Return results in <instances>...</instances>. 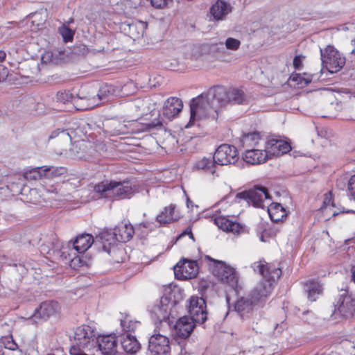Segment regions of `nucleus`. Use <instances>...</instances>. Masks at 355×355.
<instances>
[{"label":"nucleus","mask_w":355,"mask_h":355,"mask_svg":"<svg viewBox=\"0 0 355 355\" xmlns=\"http://www.w3.org/2000/svg\"><path fill=\"white\" fill-rule=\"evenodd\" d=\"M268 212L272 221L279 222L287 216V211L279 203L272 202L268 206Z\"/></svg>","instance_id":"72a5a7b5"},{"label":"nucleus","mask_w":355,"mask_h":355,"mask_svg":"<svg viewBox=\"0 0 355 355\" xmlns=\"http://www.w3.org/2000/svg\"><path fill=\"white\" fill-rule=\"evenodd\" d=\"M195 320L189 316L180 318L174 325L175 335L180 338L189 336L195 327Z\"/></svg>","instance_id":"4be33fe9"},{"label":"nucleus","mask_w":355,"mask_h":355,"mask_svg":"<svg viewBox=\"0 0 355 355\" xmlns=\"http://www.w3.org/2000/svg\"><path fill=\"white\" fill-rule=\"evenodd\" d=\"M139 324V321L133 320L128 316L121 320V326L123 330L127 333L134 332Z\"/></svg>","instance_id":"79ce46f5"},{"label":"nucleus","mask_w":355,"mask_h":355,"mask_svg":"<svg viewBox=\"0 0 355 355\" xmlns=\"http://www.w3.org/2000/svg\"><path fill=\"white\" fill-rule=\"evenodd\" d=\"M302 65V58L300 55H296L293 59V66L296 69H300Z\"/></svg>","instance_id":"5fc2aeb1"},{"label":"nucleus","mask_w":355,"mask_h":355,"mask_svg":"<svg viewBox=\"0 0 355 355\" xmlns=\"http://www.w3.org/2000/svg\"><path fill=\"white\" fill-rule=\"evenodd\" d=\"M253 270L262 275L263 279L259 282L248 294L256 303L257 307H262L270 295L274 284L281 275L282 270L274 264L268 263L265 261L254 262L252 265Z\"/></svg>","instance_id":"f257e3e1"},{"label":"nucleus","mask_w":355,"mask_h":355,"mask_svg":"<svg viewBox=\"0 0 355 355\" xmlns=\"http://www.w3.org/2000/svg\"><path fill=\"white\" fill-rule=\"evenodd\" d=\"M347 196L351 199L355 200V175H352L348 181Z\"/></svg>","instance_id":"09e8293b"},{"label":"nucleus","mask_w":355,"mask_h":355,"mask_svg":"<svg viewBox=\"0 0 355 355\" xmlns=\"http://www.w3.org/2000/svg\"><path fill=\"white\" fill-rule=\"evenodd\" d=\"M93 243L94 238L91 234H84L79 235L73 242V250H76L79 254H83L92 246Z\"/></svg>","instance_id":"7c9ffc66"},{"label":"nucleus","mask_w":355,"mask_h":355,"mask_svg":"<svg viewBox=\"0 0 355 355\" xmlns=\"http://www.w3.org/2000/svg\"><path fill=\"white\" fill-rule=\"evenodd\" d=\"M232 196H229L220 200L211 207V211L214 213V223L224 232L232 233L234 235L245 234L248 230L244 225L230 218L229 215H225V212H229L228 211L231 207L229 202Z\"/></svg>","instance_id":"20e7f679"},{"label":"nucleus","mask_w":355,"mask_h":355,"mask_svg":"<svg viewBox=\"0 0 355 355\" xmlns=\"http://www.w3.org/2000/svg\"><path fill=\"white\" fill-rule=\"evenodd\" d=\"M133 234L134 229L130 224L120 223L113 230L114 237L112 238V242H127L132 237Z\"/></svg>","instance_id":"5701e85b"},{"label":"nucleus","mask_w":355,"mask_h":355,"mask_svg":"<svg viewBox=\"0 0 355 355\" xmlns=\"http://www.w3.org/2000/svg\"><path fill=\"white\" fill-rule=\"evenodd\" d=\"M9 74V71L7 67L0 65V81L6 80Z\"/></svg>","instance_id":"864d4df0"},{"label":"nucleus","mask_w":355,"mask_h":355,"mask_svg":"<svg viewBox=\"0 0 355 355\" xmlns=\"http://www.w3.org/2000/svg\"><path fill=\"white\" fill-rule=\"evenodd\" d=\"M253 270L262 275L263 279L259 282L248 294L256 303L257 307H262L270 295L274 284L281 275L282 270L274 264L268 263L265 261L254 262L252 265Z\"/></svg>","instance_id":"7ed1b4c3"},{"label":"nucleus","mask_w":355,"mask_h":355,"mask_svg":"<svg viewBox=\"0 0 355 355\" xmlns=\"http://www.w3.org/2000/svg\"><path fill=\"white\" fill-rule=\"evenodd\" d=\"M121 347L126 353L135 354L139 349L140 344L135 336L127 334L122 338Z\"/></svg>","instance_id":"f704fd0d"},{"label":"nucleus","mask_w":355,"mask_h":355,"mask_svg":"<svg viewBox=\"0 0 355 355\" xmlns=\"http://www.w3.org/2000/svg\"><path fill=\"white\" fill-rule=\"evenodd\" d=\"M44 189L46 194L50 195L51 196L49 197V199L55 200H60V199L58 198V187L55 185H50V186H44Z\"/></svg>","instance_id":"49530a36"},{"label":"nucleus","mask_w":355,"mask_h":355,"mask_svg":"<svg viewBox=\"0 0 355 355\" xmlns=\"http://www.w3.org/2000/svg\"><path fill=\"white\" fill-rule=\"evenodd\" d=\"M216 162L212 157H202L197 159L193 164V170L196 171H204L214 175L216 173Z\"/></svg>","instance_id":"cd10ccee"},{"label":"nucleus","mask_w":355,"mask_h":355,"mask_svg":"<svg viewBox=\"0 0 355 355\" xmlns=\"http://www.w3.org/2000/svg\"><path fill=\"white\" fill-rule=\"evenodd\" d=\"M198 272L196 261L183 260L174 267V273L179 279H188L195 277Z\"/></svg>","instance_id":"a211bd4d"},{"label":"nucleus","mask_w":355,"mask_h":355,"mask_svg":"<svg viewBox=\"0 0 355 355\" xmlns=\"http://www.w3.org/2000/svg\"><path fill=\"white\" fill-rule=\"evenodd\" d=\"M253 301L249 295L240 297L235 304V311L240 313L241 315L250 313L254 307L257 306V304L254 303Z\"/></svg>","instance_id":"2f4dec72"},{"label":"nucleus","mask_w":355,"mask_h":355,"mask_svg":"<svg viewBox=\"0 0 355 355\" xmlns=\"http://www.w3.org/2000/svg\"><path fill=\"white\" fill-rule=\"evenodd\" d=\"M6 57V53L4 51L0 50V62H3Z\"/></svg>","instance_id":"bf43d9fd"},{"label":"nucleus","mask_w":355,"mask_h":355,"mask_svg":"<svg viewBox=\"0 0 355 355\" xmlns=\"http://www.w3.org/2000/svg\"><path fill=\"white\" fill-rule=\"evenodd\" d=\"M42 60L45 63H55L56 58H54L53 53L52 51H48L42 55Z\"/></svg>","instance_id":"8fccbe9b"},{"label":"nucleus","mask_w":355,"mask_h":355,"mask_svg":"<svg viewBox=\"0 0 355 355\" xmlns=\"http://www.w3.org/2000/svg\"><path fill=\"white\" fill-rule=\"evenodd\" d=\"M355 314V297L344 291L339 295L331 314L334 320L349 318Z\"/></svg>","instance_id":"6e6552de"},{"label":"nucleus","mask_w":355,"mask_h":355,"mask_svg":"<svg viewBox=\"0 0 355 355\" xmlns=\"http://www.w3.org/2000/svg\"><path fill=\"white\" fill-rule=\"evenodd\" d=\"M183 107L182 101L177 97H170L166 100L163 107V114L168 119L178 115Z\"/></svg>","instance_id":"bb28decb"},{"label":"nucleus","mask_w":355,"mask_h":355,"mask_svg":"<svg viewBox=\"0 0 355 355\" xmlns=\"http://www.w3.org/2000/svg\"><path fill=\"white\" fill-rule=\"evenodd\" d=\"M44 179H53L67 173L64 167L44 166Z\"/></svg>","instance_id":"e433bc0d"},{"label":"nucleus","mask_w":355,"mask_h":355,"mask_svg":"<svg viewBox=\"0 0 355 355\" xmlns=\"http://www.w3.org/2000/svg\"><path fill=\"white\" fill-rule=\"evenodd\" d=\"M87 142L83 139L75 140L70 148V155L78 159L85 157V150L87 147Z\"/></svg>","instance_id":"c9c22d12"},{"label":"nucleus","mask_w":355,"mask_h":355,"mask_svg":"<svg viewBox=\"0 0 355 355\" xmlns=\"http://www.w3.org/2000/svg\"><path fill=\"white\" fill-rule=\"evenodd\" d=\"M270 199L267 189L264 187H254L248 191L236 193L235 200L239 202L241 200H245L255 207L263 208L266 206V201Z\"/></svg>","instance_id":"9b49d317"},{"label":"nucleus","mask_w":355,"mask_h":355,"mask_svg":"<svg viewBox=\"0 0 355 355\" xmlns=\"http://www.w3.org/2000/svg\"><path fill=\"white\" fill-rule=\"evenodd\" d=\"M189 313L190 318L196 323H203L207 318L206 303L203 298L192 296L189 300Z\"/></svg>","instance_id":"2eb2a0df"},{"label":"nucleus","mask_w":355,"mask_h":355,"mask_svg":"<svg viewBox=\"0 0 355 355\" xmlns=\"http://www.w3.org/2000/svg\"><path fill=\"white\" fill-rule=\"evenodd\" d=\"M243 160L250 164L255 165L265 162L269 159L266 146L257 148H248L243 154Z\"/></svg>","instance_id":"aec40b11"},{"label":"nucleus","mask_w":355,"mask_h":355,"mask_svg":"<svg viewBox=\"0 0 355 355\" xmlns=\"http://www.w3.org/2000/svg\"><path fill=\"white\" fill-rule=\"evenodd\" d=\"M345 212H347V213L354 212L355 213V211L353 210H347V211H345Z\"/></svg>","instance_id":"69168bd1"},{"label":"nucleus","mask_w":355,"mask_h":355,"mask_svg":"<svg viewBox=\"0 0 355 355\" xmlns=\"http://www.w3.org/2000/svg\"><path fill=\"white\" fill-rule=\"evenodd\" d=\"M211 89L192 99L190 105L191 116L187 128L193 125L196 120L205 117L211 110L218 109L220 105L218 98L210 94Z\"/></svg>","instance_id":"423d86ee"},{"label":"nucleus","mask_w":355,"mask_h":355,"mask_svg":"<svg viewBox=\"0 0 355 355\" xmlns=\"http://www.w3.org/2000/svg\"><path fill=\"white\" fill-rule=\"evenodd\" d=\"M341 211H338L336 208V206L334 205V209H328L327 211H325V212H322L324 214V215L325 216H327L329 214H331L332 216H337L338 214H339V213H340ZM342 212H345L344 211H342Z\"/></svg>","instance_id":"6e6d98bb"},{"label":"nucleus","mask_w":355,"mask_h":355,"mask_svg":"<svg viewBox=\"0 0 355 355\" xmlns=\"http://www.w3.org/2000/svg\"><path fill=\"white\" fill-rule=\"evenodd\" d=\"M305 290L307 293L308 299L311 302H315L322 293L321 284L315 279L310 280L305 284Z\"/></svg>","instance_id":"473e14b6"},{"label":"nucleus","mask_w":355,"mask_h":355,"mask_svg":"<svg viewBox=\"0 0 355 355\" xmlns=\"http://www.w3.org/2000/svg\"><path fill=\"white\" fill-rule=\"evenodd\" d=\"M76 135H78V130L71 131L70 133L68 129H58L51 133V135L49 136V139H53L55 138L56 137H60L62 139L71 141L72 139L74 138Z\"/></svg>","instance_id":"a19ab883"},{"label":"nucleus","mask_w":355,"mask_h":355,"mask_svg":"<svg viewBox=\"0 0 355 355\" xmlns=\"http://www.w3.org/2000/svg\"><path fill=\"white\" fill-rule=\"evenodd\" d=\"M214 159L216 164L221 166L235 164L239 159L237 149L234 146L222 144L215 150Z\"/></svg>","instance_id":"4468645a"},{"label":"nucleus","mask_w":355,"mask_h":355,"mask_svg":"<svg viewBox=\"0 0 355 355\" xmlns=\"http://www.w3.org/2000/svg\"><path fill=\"white\" fill-rule=\"evenodd\" d=\"M310 82H311V80H310V79H309V80H305V84H306V85H307V84H309Z\"/></svg>","instance_id":"0e129e2a"},{"label":"nucleus","mask_w":355,"mask_h":355,"mask_svg":"<svg viewBox=\"0 0 355 355\" xmlns=\"http://www.w3.org/2000/svg\"><path fill=\"white\" fill-rule=\"evenodd\" d=\"M16 347H17V345L15 343H13L12 341L11 343H8L7 344V345L6 346V348H8L9 349H12V350L15 349L16 348Z\"/></svg>","instance_id":"13d9d810"},{"label":"nucleus","mask_w":355,"mask_h":355,"mask_svg":"<svg viewBox=\"0 0 355 355\" xmlns=\"http://www.w3.org/2000/svg\"><path fill=\"white\" fill-rule=\"evenodd\" d=\"M182 216L180 211L175 205H170L164 208L156 217V220L160 225H165L178 220Z\"/></svg>","instance_id":"393cba45"},{"label":"nucleus","mask_w":355,"mask_h":355,"mask_svg":"<svg viewBox=\"0 0 355 355\" xmlns=\"http://www.w3.org/2000/svg\"><path fill=\"white\" fill-rule=\"evenodd\" d=\"M114 89L112 85H105L102 86L98 92V97L99 100H105L110 95L113 94Z\"/></svg>","instance_id":"c03bdc74"},{"label":"nucleus","mask_w":355,"mask_h":355,"mask_svg":"<svg viewBox=\"0 0 355 355\" xmlns=\"http://www.w3.org/2000/svg\"><path fill=\"white\" fill-rule=\"evenodd\" d=\"M60 306L55 301H46L42 302L40 307L35 310L34 316L42 319H46L60 311Z\"/></svg>","instance_id":"b1692460"},{"label":"nucleus","mask_w":355,"mask_h":355,"mask_svg":"<svg viewBox=\"0 0 355 355\" xmlns=\"http://www.w3.org/2000/svg\"><path fill=\"white\" fill-rule=\"evenodd\" d=\"M211 95L218 98L220 107L229 103L241 104L245 100L244 92L237 88L225 89L223 87H216L211 89Z\"/></svg>","instance_id":"9d476101"},{"label":"nucleus","mask_w":355,"mask_h":355,"mask_svg":"<svg viewBox=\"0 0 355 355\" xmlns=\"http://www.w3.org/2000/svg\"><path fill=\"white\" fill-rule=\"evenodd\" d=\"M94 191L103 198H130L139 190L130 181L103 182L94 187Z\"/></svg>","instance_id":"39448f33"},{"label":"nucleus","mask_w":355,"mask_h":355,"mask_svg":"<svg viewBox=\"0 0 355 355\" xmlns=\"http://www.w3.org/2000/svg\"><path fill=\"white\" fill-rule=\"evenodd\" d=\"M220 46H221V48L223 49V43H220Z\"/></svg>","instance_id":"338daca9"},{"label":"nucleus","mask_w":355,"mask_h":355,"mask_svg":"<svg viewBox=\"0 0 355 355\" xmlns=\"http://www.w3.org/2000/svg\"><path fill=\"white\" fill-rule=\"evenodd\" d=\"M146 126L139 123L137 121H128L123 123H118V125L113 130L112 135H120L128 133H137L144 131Z\"/></svg>","instance_id":"a878e982"},{"label":"nucleus","mask_w":355,"mask_h":355,"mask_svg":"<svg viewBox=\"0 0 355 355\" xmlns=\"http://www.w3.org/2000/svg\"><path fill=\"white\" fill-rule=\"evenodd\" d=\"M334 203L332 200L331 193L329 191L324 195L323 203L321 207V211L322 212L327 211L328 209H334Z\"/></svg>","instance_id":"37998d69"},{"label":"nucleus","mask_w":355,"mask_h":355,"mask_svg":"<svg viewBox=\"0 0 355 355\" xmlns=\"http://www.w3.org/2000/svg\"><path fill=\"white\" fill-rule=\"evenodd\" d=\"M95 339L94 329L87 325H82L76 329L71 347H75L81 352V349L92 347Z\"/></svg>","instance_id":"f8f14e48"},{"label":"nucleus","mask_w":355,"mask_h":355,"mask_svg":"<svg viewBox=\"0 0 355 355\" xmlns=\"http://www.w3.org/2000/svg\"><path fill=\"white\" fill-rule=\"evenodd\" d=\"M352 279L355 283V268L352 270Z\"/></svg>","instance_id":"052dcab7"},{"label":"nucleus","mask_w":355,"mask_h":355,"mask_svg":"<svg viewBox=\"0 0 355 355\" xmlns=\"http://www.w3.org/2000/svg\"><path fill=\"white\" fill-rule=\"evenodd\" d=\"M253 270L262 275L263 279L259 282L248 294L256 303L257 307H262L270 295L274 284L281 275L282 270L274 264L268 263L265 261L254 262L252 265Z\"/></svg>","instance_id":"f03ea898"},{"label":"nucleus","mask_w":355,"mask_h":355,"mask_svg":"<svg viewBox=\"0 0 355 355\" xmlns=\"http://www.w3.org/2000/svg\"><path fill=\"white\" fill-rule=\"evenodd\" d=\"M268 157L279 156L288 153L291 150L290 144L282 139H271L265 144Z\"/></svg>","instance_id":"412c9836"},{"label":"nucleus","mask_w":355,"mask_h":355,"mask_svg":"<svg viewBox=\"0 0 355 355\" xmlns=\"http://www.w3.org/2000/svg\"><path fill=\"white\" fill-rule=\"evenodd\" d=\"M230 12V3L223 0H217L210 8V13L216 20L223 19Z\"/></svg>","instance_id":"c85d7f7f"},{"label":"nucleus","mask_w":355,"mask_h":355,"mask_svg":"<svg viewBox=\"0 0 355 355\" xmlns=\"http://www.w3.org/2000/svg\"><path fill=\"white\" fill-rule=\"evenodd\" d=\"M189 235V238L193 239V236L190 227H187L178 236V239L184 236Z\"/></svg>","instance_id":"4d7b16f0"},{"label":"nucleus","mask_w":355,"mask_h":355,"mask_svg":"<svg viewBox=\"0 0 355 355\" xmlns=\"http://www.w3.org/2000/svg\"><path fill=\"white\" fill-rule=\"evenodd\" d=\"M242 142L245 150L248 148H262L266 144V141L259 132H251L244 135Z\"/></svg>","instance_id":"c756f323"},{"label":"nucleus","mask_w":355,"mask_h":355,"mask_svg":"<svg viewBox=\"0 0 355 355\" xmlns=\"http://www.w3.org/2000/svg\"><path fill=\"white\" fill-rule=\"evenodd\" d=\"M225 45L227 49L236 51L240 47L241 42L237 39L228 37L225 40Z\"/></svg>","instance_id":"de8ad7c7"},{"label":"nucleus","mask_w":355,"mask_h":355,"mask_svg":"<svg viewBox=\"0 0 355 355\" xmlns=\"http://www.w3.org/2000/svg\"><path fill=\"white\" fill-rule=\"evenodd\" d=\"M206 259L211 261L209 266L216 277L222 282L228 284L232 288L237 286L239 277L235 268L227 265L225 262L216 260L209 256H207Z\"/></svg>","instance_id":"0eeeda50"},{"label":"nucleus","mask_w":355,"mask_h":355,"mask_svg":"<svg viewBox=\"0 0 355 355\" xmlns=\"http://www.w3.org/2000/svg\"><path fill=\"white\" fill-rule=\"evenodd\" d=\"M168 1V0H150V2L153 6L161 8L167 4Z\"/></svg>","instance_id":"603ef678"},{"label":"nucleus","mask_w":355,"mask_h":355,"mask_svg":"<svg viewBox=\"0 0 355 355\" xmlns=\"http://www.w3.org/2000/svg\"><path fill=\"white\" fill-rule=\"evenodd\" d=\"M114 237L112 232L106 231L101 234V239L109 245H115L116 243H112V238Z\"/></svg>","instance_id":"3c124183"},{"label":"nucleus","mask_w":355,"mask_h":355,"mask_svg":"<svg viewBox=\"0 0 355 355\" xmlns=\"http://www.w3.org/2000/svg\"><path fill=\"white\" fill-rule=\"evenodd\" d=\"M56 101L62 104L69 105V109L71 108L70 105H75L78 98L72 95L69 91L59 92L56 95Z\"/></svg>","instance_id":"4c0bfd02"},{"label":"nucleus","mask_w":355,"mask_h":355,"mask_svg":"<svg viewBox=\"0 0 355 355\" xmlns=\"http://www.w3.org/2000/svg\"><path fill=\"white\" fill-rule=\"evenodd\" d=\"M97 343L102 355H123L117 350L116 340L112 334L98 336Z\"/></svg>","instance_id":"6ab92c4d"},{"label":"nucleus","mask_w":355,"mask_h":355,"mask_svg":"<svg viewBox=\"0 0 355 355\" xmlns=\"http://www.w3.org/2000/svg\"><path fill=\"white\" fill-rule=\"evenodd\" d=\"M44 166L35 167L26 171L24 173V178L27 180H36L44 179Z\"/></svg>","instance_id":"ea45409f"},{"label":"nucleus","mask_w":355,"mask_h":355,"mask_svg":"<svg viewBox=\"0 0 355 355\" xmlns=\"http://www.w3.org/2000/svg\"><path fill=\"white\" fill-rule=\"evenodd\" d=\"M148 349L152 355H166L170 352L169 339L160 334H155L149 338Z\"/></svg>","instance_id":"f3484780"},{"label":"nucleus","mask_w":355,"mask_h":355,"mask_svg":"<svg viewBox=\"0 0 355 355\" xmlns=\"http://www.w3.org/2000/svg\"><path fill=\"white\" fill-rule=\"evenodd\" d=\"M59 33L62 35L65 42H71L73 37V31L66 26L59 28Z\"/></svg>","instance_id":"a18cd8bd"},{"label":"nucleus","mask_w":355,"mask_h":355,"mask_svg":"<svg viewBox=\"0 0 355 355\" xmlns=\"http://www.w3.org/2000/svg\"><path fill=\"white\" fill-rule=\"evenodd\" d=\"M147 25L146 23L138 21L129 25V31L132 37L139 38L144 33Z\"/></svg>","instance_id":"58836bf2"},{"label":"nucleus","mask_w":355,"mask_h":355,"mask_svg":"<svg viewBox=\"0 0 355 355\" xmlns=\"http://www.w3.org/2000/svg\"><path fill=\"white\" fill-rule=\"evenodd\" d=\"M155 318L158 321H167L172 322L171 318H174L176 313V304L174 301L170 300L168 297H162L160 300L154 305L151 311Z\"/></svg>","instance_id":"ddd939ff"},{"label":"nucleus","mask_w":355,"mask_h":355,"mask_svg":"<svg viewBox=\"0 0 355 355\" xmlns=\"http://www.w3.org/2000/svg\"><path fill=\"white\" fill-rule=\"evenodd\" d=\"M74 254L73 249L67 247H62L60 251V256L66 261L69 263V266L73 269H79L82 268H87L91 264V259L86 255L80 254L78 255L72 256Z\"/></svg>","instance_id":"dca6fc26"},{"label":"nucleus","mask_w":355,"mask_h":355,"mask_svg":"<svg viewBox=\"0 0 355 355\" xmlns=\"http://www.w3.org/2000/svg\"><path fill=\"white\" fill-rule=\"evenodd\" d=\"M322 65L331 73L339 71L345 64V58L332 46L320 49Z\"/></svg>","instance_id":"1a4fd4ad"},{"label":"nucleus","mask_w":355,"mask_h":355,"mask_svg":"<svg viewBox=\"0 0 355 355\" xmlns=\"http://www.w3.org/2000/svg\"><path fill=\"white\" fill-rule=\"evenodd\" d=\"M139 225L144 227H148V224L146 223H142Z\"/></svg>","instance_id":"e2e57ef3"},{"label":"nucleus","mask_w":355,"mask_h":355,"mask_svg":"<svg viewBox=\"0 0 355 355\" xmlns=\"http://www.w3.org/2000/svg\"><path fill=\"white\" fill-rule=\"evenodd\" d=\"M352 42V44L354 45V48L352 50V53L355 54V40Z\"/></svg>","instance_id":"680f3d73"}]
</instances>
